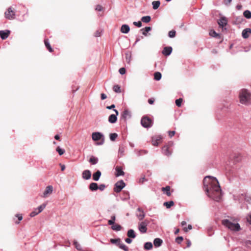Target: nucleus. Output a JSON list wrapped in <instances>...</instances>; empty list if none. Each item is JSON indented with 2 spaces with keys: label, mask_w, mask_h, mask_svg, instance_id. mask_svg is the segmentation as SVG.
I'll return each instance as SVG.
<instances>
[{
  "label": "nucleus",
  "mask_w": 251,
  "mask_h": 251,
  "mask_svg": "<svg viewBox=\"0 0 251 251\" xmlns=\"http://www.w3.org/2000/svg\"><path fill=\"white\" fill-rule=\"evenodd\" d=\"M173 143H170L168 145H165L162 148V152L166 156H170L172 154V150L170 149V147L172 146Z\"/></svg>",
  "instance_id": "9d476101"
},
{
  "label": "nucleus",
  "mask_w": 251,
  "mask_h": 251,
  "mask_svg": "<svg viewBox=\"0 0 251 251\" xmlns=\"http://www.w3.org/2000/svg\"><path fill=\"white\" fill-rule=\"evenodd\" d=\"M192 228V226L191 225H189L188 226V227H184L183 228V230L185 232H187L188 231V230H190Z\"/></svg>",
  "instance_id": "603ef678"
},
{
  "label": "nucleus",
  "mask_w": 251,
  "mask_h": 251,
  "mask_svg": "<svg viewBox=\"0 0 251 251\" xmlns=\"http://www.w3.org/2000/svg\"><path fill=\"white\" fill-rule=\"evenodd\" d=\"M170 189H171V187L169 186H167L165 187H162L161 188V190L163 192H165L166 194L168 196H171V193L170 192Z\"/></svg>",
  "instance_id": "b1692460"
},
{
  "label": "nucleus",
  "mask_w": 251,
  "mask_h": 251,
  "mask_svg": "<svg viewBox=\"0 0 251 251\" xmlns=\"http://www.w3.org/2000/svg\"><path fill=\"white\" fill-rule=\"evenodd\" d=\"M60 165L61 166V171H63L65 169V165H63V164H60Z\"/></svg>",
  "instance_id": "338daca9"
},
{
  "label": "nucleus",
  "mask_w": 251,
  "mask_h": 251,
  "mask_svg": "<svg viewBox=\"0 0 251 251\" xmlns=\"http://www.w3.org/2000/svg\"><path fill=\"white\" fill-rule=\"evenodd\" d=\"M138 210L141 212V213L138 215V218L139 220H142L145 217V214L143 211H141L140 209L139 208Z\"/></svg>",
  "instance_id": "ea45409f"
},
{
  "label": "nucleus",
  "mask_w": 251,
  "mask_h": 251,
  "mask_svg": "<svg viewBox=\"0 0 251 251\" xmlns=\"http://www.w3.org/2000/svg\"><path fill=\"white\" fill-rule=\"evenodd\" d=\"M111 228L113 230L116 231H119L121 229V226L119 225L116 224L112 226Z\"/></svg>",
  "instance_id": "f704fd0d"
},
{
  "label": "nucleus",
  "mask_w": 251,
  "mask_h": 251,
  "mask_svg": "<svg viewBox=\"0 0 251 251\" xmlns=\"http://www.w3.org/2000/svg\"><path fill=\"white\" fill-rule=\"evenodd\" d=\"M119 72L120 73V74L124 75L126 72V70L125 68H121L119 69Z\"/></svg>",
  "instance_id": "09e8293b"
},
{
  "label": "nucleus",
  "mask_w": 251,
  "mask_h": 251,
  "mask_svg": "<svg viewBox=\"0 0 251 251\" xmlns=\"http://www.w3.org/2000/svg\"><path fill=\"white\" fill-rule=\"evenodd\" d=\"M100 32L99 31H96V32H95V36L96 37H99V36H100Z\"/></svg>",
  "instance_id": "774afa93"
},
{
  "label": "nucleus",
  "mask_w": 251,
  "mask_h": 251,
  "mask_svg": "<svg viewBox=\"0 0 251 251\" xmlns=\"http://www.w3.org/2000/svg\"><path fill=\"white\" fill-rule=\"evenodd\" d=\"M152 4L153 5V8L154 9H157L159 7L160 2L159 1H154L152 2Z\"/></svg>",
  "instance_id": "4c0bfd02"
},
{
  "label": "nucleus",
  "mask_w": 251,
  "mask_h": 251,
  "mask_svg": "<svg viewBox=\"0 0 251 251\" xmlns=\"http://www.w3.org/2000/svg\"><path fill=\"white\" fill-rule=\"evenodd\" d=\"M16 217H18L19 221H21L23 219L22 215L21 214H17ZM16 224H19V222H15Z\"/></svg>",
  "instance_id": "5fc2aeb1"
},
{
  "label": "nucleus",
  "mask_w": 251,
  "mask_h": 251,
  "mask_svg": "<svg viewBox=\"0 0 251 251\" xmlns=\"http://www.w3.org/2000/svg\"><path fill=\"white\" fill-rule=\"evenodd\" d=\"M168 35L170 37V38H173V37H175V36H176V31L174 30H172L171 31H170L169 32V34H168Z\"/></svg>",
  "instance_id": "c03bdc74"
},
{
  "label": "nucleus",
  "mask_w": 251,
  "mask_h": 251,
  "mask_svg": "<svg viewBox=\"0 0 251 251\" xmlns=\"http://www.w3.org/2000/svg\"><path fill=\"white\" fill-rule=\"evenodd\" d=\"M175 131H169L168 132L169 136L171 138L175 134Z\"/></svg>",
  "instance_id": "6e6d98bb"
},
{
  "label": "nucleus",
  "mask_w": 251,
  "mask_h": 251,
  "mask_svg": "<svg viewBox=\"0 0 251 251\" xmlns=\"http://www.w3.org/2000/svg\"><path fill=\"white\" fill-rule=\"evenodd\" d=\"M151 18L149 16H144L141 19V21L145 23H148L150 22L151 21Z\"/></svg>",
  "instance_id": "473e14b6"
},
{
  "label": "nucleus",
  "mask_w": 251,
  "mask_h": 251,
  "mask_svg": "<svg viewBox=\"0 0 251 251\" xmlns=\"http://www.w3.org/2000/svg\"><path fill=\"white\" fill-rule=\"evenodd\" d=\"M161 74L160 72H157L154 74V79L156 80H159L161 78Z\"/></svg>",
  "instance_id": "c756f323"
},
{
  "label": "nucleus",
  "mask_w": 251,
  "mask_h": 251,
  "mask_svg": "<svg viewBox=\"0 0 251 251\" xmlns=\"http://www.w3.org/2000/svg\"><path fill=\"white\" fill-rule=\"evenodd\" d=\"M146 181H147V179L145 178V176H143L140 178L139 183L143 184Z\"/></svg>",
  "instance_id": "8fccbe9b"
},
{
  "label": "nucleus",
  "mask_w": 251,
  "mask_h": 251,
  "mask_svg": "<svg viewBox=\"0 0 251 251\" xmlns=\"http://www.w3.org/2000/svg\"><path fill=\"white\" fill-rule=\"evenodd\" d=\"M152 248V244L151 242H147L144 245V248L146 250H151Z\"/></svg>",
  "instance_id": "e433bc0d"
},
{
  "label": "nucleus",
  "mask_w": 251,
  "mask_h": 251,
  "mask_svg": "<svg viewBox=\"0 0 251 251\" xmlns=\"http://www.w3.org/2000/svg\"><path fill=\"white\" fill-rule=\"evenodd\" d=\"M89 189L91 191H96L98 189V185L96 183L92 182L89 185Z\"/></svg>",
  "instance_id": "a878e982"
},
{
  "label": "nucleus",
  "mask_w": 251,
  "mask_h": 251,
  "mask_svg": "<svg viewBox=\"0 0 251 251\" xmlns=\"http://www.w3.org/2000/svg\"><path fill=\"white\" fill-rule=\"evenodd\" d=\"M82 178L84 179H89L91 177V172L90 170H84L82 174Z\"/></svg>",
  "instance_id": "4468645a"
},
{
  "label": "nucleus",
  "mask_w": 251,
  "mask_h": 251,
  "mask_svg": "<svg viewBox=\"0 0 251 251\" xmlns=\"http://www.w3.org/2000/svg\"><path fill=\"white\" fill-rule=\"evenodd\" d=\"M209 35L212 37H218L219 35L217 34L214 30H211L209 31Z\"/></svg>",
  "instance_id": "79ce46f5"
},
{
  "label": "nucleus",
  "mask_w": 251,
  "mask_h": 251,
  "mask_svg": "<svg viewBox=\"0 0 251 251\" xmlns=\"http://www.w3.org/2000/svg\"><path fill=\"white\" fill-rule=\"evenodd\" d=\"M129 30V26L127 25H123L121 27V31L124 33H127Z\"/></svg>",
  "instance_id": "4be33fe9"
},
{
  "label": "nucleus",
  "mask_w": 251,
  "mask_h": 251,
  "mask_svg": "<svg viewBox=\"0 0 251 251\" xmlns=\"http://www.w3.org/2000/svg\"><path fill=\"white\" fill-rule=\"evenodd\" d=\"M130 117V112L127 109H125L122 114V118L126 121L127 118Z\"/></svg>",
  "instance_id": "6ab92c4d"
},
{
  "label": "nucleus",
  "mask_w": 251,
  "mask_h": 251,
  "mask_svg": "<svg viewBox=\"0 0 251 251\" xmlns=\"http://www.w3.org/2000/svg\"><path fill=\"white\" fill-rule=\"evenodd\" d=\"M163 205L166 207L167 208H170L171 206L174 205V202L173 201H170L167 202H165L163 203Z\"/></svg>",
  "instance_id": "2f4dec72"
},
{
  "label": "nucleus",
  "mask_w": 251,
  "mask_h": 251,
  "mask_svg": "<svg viewBox=\"0 0 251 251\" xmlns=\"http://www.w3.org/2000/svg\"><path fill=\"white\" fill-rule=\"evenodd\" d=\"M44 43H45V46L47 48V49L48 50L51 52L53 51V50L52 49V48L51 47L49 42V41H48V39H45L44 40Z\"/></svg>",
  "instance_id": "cd10ccee"
},
{
  "label": "nucleus",
  "mask_w": 251,
  "mask_h": 251,
  "mask_svg": "<svg viewBox=\"0 0 251 251\" xmlns=\"http://www.w3.org/2000/svg\"><path fill=\"white\" fill-rule=\"evenodd\" d=\"M239 102L244 105L251 104V93L247 89L241 90L239 94Z\"/></svg>",
  "instance_id": "f03ea898"
},
{
  "label": "nucleus",
  "mask_w": 251,
  "mask_h": 251,
  "mask_svg": "<svg viewBox=\"0 0 251 251\" xmlns=\"http://www.w3.org/2000/svg\"><path fill=\"white\" fill-rule=\"evenodd\" d=\"M218 24L220 26L224 27L226 25L227 20L225 18H222L218 22Z\"/></svg>",
  "instance_id": "bb28decb"
},
{
  "label": "nucleus",
  "mask_w": 251,
  "mask_h": 251,
  "mask_svg": "<svg viewBox=\"0 0 251 251\" xmlns=\"http://www.w3.org/2000/svg\"><path fill=\"white\" fill-rule=\"evenodd\" d=\"M150 222L145 220L139 223L138 224V229L140 232L142 233H145L147 231V226L149 224Z\"/></svg>",
  "instance_id": "0eeeda50"
},
{
  "label": "nucleus",
  "mask_w": 251,
  "mask_h": 251,
  "mask_svg": "<svg viewBox=\"0 0 251 251\" xmlns=\"http://www.w3.org/2000/svg\"><path fill=\"white\" fill-rule=\"evenodd\" d=\"M56 150L58 152V153H59V154L60 155H61L63 154L64 153V152H65V150L60 148L59 147H58L56 148Z\"/></svg>",
  "instance_id": "37998d69"
},
{
  "label": "nucleus",
  "mask_w": 251,
  "mask_h": 251,
  "mask_svg": "<svg viewBox=\"0 0 251 251\" xmlns=\"http://www.w3.org/2000/svg\"><path fill=\"white\" fill-rule=\"evenodd\" d=\"M133 24L135 25V26H137L139 27H141L142 26V23L140 21H139V22H134L133 23Z\"/></svg>",
  "instance_id": "3c124183"
},
{
  "label": "nucleus",
  "mask_w": 251,
  "mask_h": 251,
  "mask_svg": "<svg viewBox=\"0 0 251 251\" xmlns=\"http://www.w3.org/2000/svg\"><path fill=\"white\" fill-rule=\"evenodd\" d=\"M98 161H99L98 158L95 156H93V155L91 156V157L89 160V162L91 165H95L98 163Z\"/></svg>",
  "instance_id": "412c9836"
},
{
  "label": "nucleus",
  "mask_w": 251,
  "mask_h": 251,
  "mask_svg": "<svg viewBox=\"0 0 251 251\" xmlns=\"http://www.w3.org/2000/svg\"><path fill=\"white\" fill-rule=\"evenodd\" d=\"M126 60L128 63H130V58H131V55L128 54H126Z\"/></svg>",
  "instance_id": "864d4df0"
},
{
  "label": "nucleus",
  "mask_w": 251,
  "mask_h": 251,
  "mask_svg": "<svg viewBox=\"0 0 251 251\" xmlns=\"http://www.w3.org/2000/svg\"><path fill=\"white\" fill-rule=\"evenodd\" d=\"M247 220L251 225V214L247 217Z\"/></svg>",
  "instance_id": "bf43d9fd"
},
{
  "label": "nucleus",
  "mask_w": 251,
  "mask_h": 251,
  "mask_svg": "<svg viewBox=\"0 0 251 251\" xmlns=\"http://www.w3.org/2000/svg\"><path fill=\"white\" fill-rule=\"evenodd\" d=\"M125 241H126L127 243H128V244H130V243H131L132 240H131L130 238H126V239Z\"/></svg>",
  "instance_id": "69168bd1"
},
{
  "label": "nucleus",
  "mask_w": 251,
  "mask_h": 251,
  "mask_svg": "<svg viewBox=\"0 0 251 251\" xmlns=\"http://www.w3.org/2000/svg\"><path fill=\"white\" fill-rule=\"evenodd\" d=\"M92 138L94 141L100 140V142L97 144L98 145H102L104 141L103 134L99 132H93L92 134Z\"/></svg>",
  "instance_id": "20e7f679"
},
{
  "label": "nucleus",
  "mask_w": 251,
  "mask_h": 251,
  "mask_svg": "<svg viewBox=\"0 0 251 251\" xmlns=\"http://www.w3.org/2000/svg\"><path fill=\"white\" fill-rule=\"evenodd\" d=\"M154 99L151 98V99H149L148 100V102L150 104H152L153 103H154Z\"/></svg>",
  "instance_id": "680f3d73"
},
{
  "label": "nucleus",
  "mask_w": 251,
  "mask_h": 251,
  "mask_svg": "<svg viewBox=\"0 0 251 251\" xmlns=\"http://www.w3.org/2000/svg\"><path fill=\"white\" fill-rule=\"evenodd\" d=\"M114 111L116 114H111L108 118L109 122L112 124L116 123L117 120V116L119 115V112L117 110L114 109Z\"/></svg>",
  "instance_id": "f8f14e48"
},
{
  "label": "nucleus",
  "mask_w": 251,
  "mask_h": 251,
  "mask_svg": "<svg viewBox=\"0 0 251 251\" xmlns=\"http://www.w3.org/2000/svg\"><path fill=\"white\" fill-rule=\"evenodd\" d=\"M110 241L112 244H116L120 249L124 250L125 251H128V247L126 246L124 243L121 242V239L120 238L111 239Z\"/></svg>",
  "instance_id": "39448f33"
},
{
  "label": "nucleus",
  "mask_w": 251,
  "mask_h": 251,
  "mask_svg": "<svg viewBox=\"0 0 251 251\" xmlns=\"http://www.w3.org/2000/svg\"><path fill=\"white\" fill-rule=\"evenodd\" d=\"M151 28L150 26H147V27H146L145 28H142L141 29V30L143 31L142 34L145 36H147V33L149 31H151Z\"/></svg>",
  "instance_id": "7c9ffc66"
},
{
  "label": "nucleus",
  "mask_w": 251,
  "mask_h": 251,
  "mask_svg": "<svg viewBox=\"0 0 251 251\" xmlns=\"http://www.w3.org/2000/svg\"><path fill=\"white\" fill-rule=\"evenodd\" d=\"M222 223L224 226L233 231H239L240 229V225L238 224L233 223L227 219L222 220Z\"/></svg>",
  "instance_id": "7ed1b4c3"
},
{
  "label": "nucleus",
  "mask_w": 251,
  "mask_h": 251,
  "mask_svg": "<svg viewBox=\"0 0 251 251\" xmlns=\"http://www.w3.org/2000/svg\"><path fill=\"white\" fill-rule=\"evenodd\" d=\"M127 235L128 237L131 238H134L136 236L134 231L133 229H129L127 231Z\"/></svg>",
  "instance_id": "c85d7f7f"
},
{
  "label": "nucleus",
  "mask_w": 251,
  "mask_h": 251,
  "mask_svg": "<svg viewBox=\"0 0 251 251\" xmlns=\"http://www.w3.org/2000/svg\"><path fill=\"white\" fill-rule=\"evenodd\" d=\"M162 242V240L160 238H155L154 240L153 244L155 247H158L161 245Z\"/></svg>",
  "instance_id": "393cba45"
},
{
  "label": "nucleus",
  "mask_w": 251,
  "mask_h": 251,
  "mask_svg": "<svg viewBox=\"0 0 251 251\" xmlns=\"http://www.w3.org/2000/svg\"><path fill=\"white\" fill-rule=\"evenodd\" d=\"M182 102V99L181 98H179L178 99L176 100V104L177 106L180 107L181 105Z\"/></svg>",
  "instance_id": "a18cd8bd"
},
{
  "label": "nucleus",
  "mask_w": 251,
  "mask_h": 251,
  "mask_svg": "<svg viewBox=\"0 0 251 251\" xmlns=\"http://www.w3.org/2000/svg\"><path fill=\"white\" fill-rule=\"evenodd\" d=\"M105 188V186L104 184H100L99 186H98V189H99L101 191L103 190Z\"/></svg>",
  "instance_id": "13d9d810"
},
{
  "label": "nucleus",
  "mask_w": 251,
  "mask_h": 251,
  "mask_svg": "<svg viewBox=\"0 0 251 251\" xmlns=\"http://www.w3.org/2000/svg\"><path fill=\"white\" fill-rule=\"evenodd\" d=\"M243 15L247 19L251 18V12L249 10H245L243 13Z\"/></svg>",
  "instance_id": "72a5a7b5"
},
{
  "label": "nucleus",
  "mask_w": 251,
  "mask_h": 251,
  "mask_svg": "<svg viewBox=\"0 0 251 251\" xmlns=\"http://www.w3.org/2000/svg\"><path fill=\"white\" fill-rule=\"evenodd\" d=\"M125 149L124 147H120L119 149V155L120 157L123 156L125 154Z\"/></svg>",
  "instance_id": "c9c22d12"
},
{
  "label": "nucleus",
  "mask_w": 251,
  "mask_h": 251,
  "mask_svg": "<svg viewBox=\"0 0 251 251\" xmlns=\"http://www.w3.org/2000/svg\"><path fill=\"white\" fill-rule=\"evenodd\" d=\"M106 95L103 93L101 94V100H105L106 98Z\"/></svg>",
  "instance_id": "e2e57ef3"
},
{
  "label": "nucleus",
  "mask_w": 251,
  "mask_h": 251,
  "mask_svg": "<svg viewBox=\"0 0 251 251\" xmlns=\"http://www.w3.org/2000/svg\"><path fill=\"white\" fill-rule=\"evenodd\" d=\"M251 34V29L248 28L244 29L242 33L243 37L245 39L248 38Z\"/></svg>",
  "instance_id": "2eb2a0df"
},
{
  "label": "nucleus",
  "mask_w": 251,
  "mask_h": 251,
  "mask_svg": "<svg viewBox=\"0 0 251 251\" xmlns=\"http://www.w3.org/2000/svg\"><path fill=\"white\" fill-rule=\"evenodd\" d=\"M115 107V106L114 104H112L110 106H108L106 107V108L107 109H113Z\"/></svg>",
  "instance_id": "0e129e2a"
},
{
  "label": "nucleus",
  "mask_w": 251,
  "mask_h": 251,
  "mask_svg": "<svg viewBox=\"0 0 251 251\" xmlns=\"http://www.w3.org/2000/svg\"><path fill=\"white\" fill-rule=\"evenodd\" d=\"M113 90L114 92L116 93H120L121 92V87L118 85H114L113 87Z\"/></svg>",
  "instance_id": "58836bf2"
},
{
  "label": "nucleus",
  "mask_w": 251,
  "mask_h": 251,
  "mask_svg": "<svg viewBox=\"0 0 251 251\" xmlns=\"http://www.w3.org/2000/svg\"><path fill=\"white\" fill-rule=\"evenodd\" d=\"M172 51V48L171 47H165L162 50V53L165 55L168 56L169 55Z\"/></svg>",
  "instance_id": "f3484780"
},
{
  "label": "nucleus",
  "mask_w": 251,
  "mask_h": 251,
  "mask_svg": "<svg viewBox=\"0 0 251 251\" xmlns=\"http://www.w3.org/2000/svg\"><path fill=\"white\" fill-rule=\"evenodd\" d=\"M231 0H224V3L226 4V5H229L230 2H231Z\"/></svg>",
  "instance_id": "052dcab7"
},
{
  "label": "nucleus",
  "mask_w": 251,
  "mask_h": 251,
  "mask_svg": "<svg viewBox=\"0 0 251 251\" xmlns=\"http://www.w3.org/2000/svg\"><path fill=\"white\" fill-rule=\"evenodd\" d=\"M116 174H115L116 176H124L125 173L124 172H123V169L120 166H117L116 167Z\"/></svg>",
  "instance_id": "a211bd4d"
},
{
  "label": "nucleus",
  "mask_w": 251,
  "mask_h": 251,
  "mask_svg": "<svg viewBox=\"0 0 251 251\" xmlns=\"http://www.w3.org/2000/svg\"><path fill=\"white\" fill-rule=\"evenodd\" d=\"M46 205L45 204H43L42 205L39 206L37 209H35L34 211L31 212L30 214V217H34L36 215H38L40 212H41L45 208Z\"/></svg>",
  "instance_id": "9b49d317"
},
{
  "label": "nucleus",
  "mask_w": 251,
  "mask_h": 251,
  "mask_svg": "<svg viewBox=\"0 0 251 251\" xmlns=\"http://www.w3.org/2000/svg\"><path fill=\"white\" fill-rule=\"evenodd\" d=\"M74 245H75L76 249L78 250H81V247L80 244L78 243L77 241L74 242Z\"/></svg>",
  "instance_id": "49530a36"
},
{
  "label": "nucleus",
  "mask_w": 251,
  "mask_h": 251,
  "mask_svg": "<svg viewBox=\"0 0 251 251\" xmlns=\"http://www.w3.org/2000/svg\"><path fill=\"white\" fill-rule=\"evenodd\" d=\"M125 183L123 180H121L117 182L114 185V191L115 192L119 193L125 186Z\"/></svg>",
  "instance_id": "1a4fd4ad"
},
{
  "label": "nucleus",
  "mask_w": 251,
  "mask_h": 251,
  "mask_svg": "<svg viewBox=\"0 0 251 251\" xmlns=\"http://www.w3.org/2000/svg\"><path fill=\"white\" fill-rule=\"evenodd\" d=\"M53 191V187L52 186H48L46 188V189L43 193V194L42 197L43 198H46L49 195H50Z\"/></svg>",
  "instance_id": "ddd939ff"
},
{
  "label": "nucleus",
  "mask_w": 251,
  "mask_h": 251,
  "mask_svg": "<svg viewBox=\"0 0 251 251\" xmlns=\"http://www.w3.org/2000/svg\"><path fill=\"white\" fill-rule=\"evenodd\" d=\"M141 123L143 127L149 128L152 126L153 122L149 117L144 116L142 118Z\"/></svg>",
  "instance_id": "423d86ee"
},
{
  "label": "nucleus",
  "mask_w": 251,
  "mask_h": 251,
  "mask_svg": "<svg viewBox=\"0 0 251 251\" xmlns=\"http://www.w3.org/2000/svg\"><path fill=\"white\" fill-rule=\"evenodd\" d=\"M5 17L6 18L12 20L15 19V10L12 7H9L7 11L4 13Z\"/></svg>",
  "instance_id": "6e6552de"
},
{
  "label": "nucleus",
  "mask_w": 251,
  "mask_h": 251,
  "mask_svg": "<svg viewBox=\"0 0 251 251\" xmlns=\"http://www.w3.org/2000/svg\"><path fill=\"white\" fill-rule=\"evenodd\" d=\"M96 10H97V11H101L102 10V6L100 5H97V6L96 7Z\"/></svg>",
  "instance_id": "4d7b16f0"
},
{
  "label": "nucleus",
  "mask_w": 251,
  "mask_h": 251,
  "mask_svg": "<svg viewBox=\"0 0 251 251\" xmlns=\"http://www.w3.org/2000/svg\"><path fill=\"white\" fill-rule=\"evenodd\" d=\"M161 140V138L159 136L153 137L152 139V144L154 146H157L158 145L159 143L160 142Z\"/></svg>",
  "instance_id": "aec40b11"
},
{
  "label": "nucleus",
  "mask_w": 251,
  "mask_h": 251,
  "mask_svg": "<svg viewBox=\"0 0 251 251\" xmlns=\"http://www.w3.org/2000/svg\"><path fill=\"white\" fill-rule=\"evenodd\" d=\"M203 187L207 196L216 201H219L222 197L221 189L217 179L207 176L204 177Z\"/></svg>",
  "instance_id": "f257e3e1"
},
{
  "label": "nucleus",
  "mask_w": 251,
  "mask_h": 251,
  "mask_svg": "<svg viewBox=\"0 0 251 251\" xmlns=\"http://www.w3.org/2000/svg\"><path fill=\"white\" fill-rule=\"evenodd\" d=\"M117 137H118V135L116 133H111L110 134V139L112 141H114L116 140V139L117 138Z\"/></svg>",
  "instance_id": "a19ab883"
},
{
  "label": "nucleus",
  "mask_w": 251,
  "mask_h": 251,
  "mask_svg": "<svg viewBox=\"0 0 251 251\" xmlns=\"http://www.w3.org/2000/svg\"><path fill=\"white\" fill-rule=\"evenodd\" d=\"M183 240V238L182 236L177 237L176 239V242L177 244H180Z\"/></svg>",
  "instance_id": "de8ad7c7"
},
{
  "label": "nucleus",
  "mask_w": 251,
  "mask_h": 251,
  "mask_svg": "<svg viewBox=\"0 0 251 251\" xmlns=\"http://www.w3.org/2000/svg\"><path fill=\"white\" fill-rule=\"evenodd\" d=\"M11 31L9 30H1V39L5 40L8 38Z\"/></svg>",
  "instance_id": "dca6fc26"
},
{
  "label": "nucleus",
  "mask_w": 251,
  "mask_h": 251,
  "mask_svg": "<svg viewBox=\"0 0 251 251\" xmlns=\"http://www.w3.org/2000/svg\"><path fill=\"white\" fill-rule=\"evenodd\" d=\"M101 172L100 171L98 170L96 173H94L93 175V179L95 181L99 180Z\"/></svg>",
  "instance_id": "5701e85b"
}]
</instances>
